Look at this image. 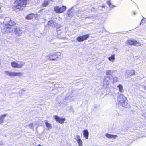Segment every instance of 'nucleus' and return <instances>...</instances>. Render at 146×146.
<instances>
[{
  "mask_svg": "<svg viewBox=\"0 0 146 146\" xmlns=\"http://www.w3.org/2000/svg\"><path fill=\"white\" fill-rule=\"evenodd\" d=\"M28 0H15V3L13 5V8L14 10L23 9V7L26 6Z\"/></svg>",
  "mask_w": 146,
  "mask_h": 146,
  "instance_id": "nucleus-1",
  "label": "nucleus"
},
{
  "mask_svg": "<svg viewBox=\"0 0 146 146\" xmlns=\"http://www.w3.org/2000/svg\"><path fill=\"white\" fill-rule=\"evenodd\" d=\"M117 100L120 105L123 107L126 108L129 107L130 105L128 103V102L126 97L123 94H121L119 95L117 97Z\"/></svg>",
  "mask_w": 146,
  "mask_h": 146,
  "instance_id": "nucleus-2",
  "label": "nucleus"
},
{
  "mask_svg": "<svg viewBox=\"0 0 146 146\" xmlns=\"http://www.w3.org/2000/svg\"><path fill=\"white\" fill-rule=\"evenodd\" d=\"M5 22V23L7 26V29L5 31L7 32H10L11 31V29L9 26H12L15 25V23L13 21L11 20L10 18L7 17L4 20Z\"/></svg>",
  "mask_w": 146,
  "mask_h": 146,
  "instance_id": "nucleus-3",
  "label": "nucleus"
},
{
  "mask_svg": "<svg viewBox=\"0 0 146 146\" xmlns=\"http://www.w3.org/2000/svg\"><path fill=\"white\" fill-rule=\"evenodd\" d=\"M61 55L60 52H58L56 54H51L49 56H47L48 58L49 59L51 60H58L59 58L58 56Z\"/></svg>",
  "mask_w": 146,
  "mask_h": 146,
  "instance_id": "nucleus-4",
  "label": "nucleus"
},
{
  "mask_svg": "<svg viewBox=\"0 0 146 146\" xmlns=\"http://www.w3.org/2000/svg\"><path fill=\"white\" fill-rule=\"evenodd\" d=\"M66 8V7L64 6L61 7L56 6L54 8V10L56 13H59L64 12Z\"/></svg>",
  "mask_w": 146,
  "mask_h": 146,
  "instance_id": "nucleus-5",
  "label": "nucleus"
},
{
  "mask_svg": "<svg viewBox=\"0 0 146 146\" xmlns=\"http://www.w3.org/2000/svg\"><path fill=\"white\" fill-rule=\"evenodd\" d=\"M126 44L127 45H135L137 46H140L139 42L134 40H127Z\"/></svg>",
  "mask_w": 146,
  "mask_h": 146,
  "instance_id": "nucleus-6",
  "label": "nucleus"
},
{
  "mask_svg": "<svg viewBox=\"0 0 146 146\" xmlns=\"http://www.w3.org/2000/svg\"><path fill=\"white\" fill-rule=\"evenodd\" d=\"M12 31L15 34L19 36L21 35L22 31L21 30L20 28L19 27L16 26L12 29Z\"/></svg>",
  "mask_w": 146,
  "mask_h": 146,
  "instance_id": "nucleus-7",
  "label": "nucleus"
},
{
  "mask_svg": "<svg viewBox=\"0 0 146 146\" xmlns=\"http://www.w3.org/2000/svg\"><path fill=\"white\" fill-rule=\"evenodd\" d=\"M89 36L88 34L85 35H84L78 37L77 38V40L78 42L83 41L86 40Z\"/></svg>",
  "mask_w": 146,
  "mask_h": 146,
  "instance_id": "nucleus-8",
  "label": "nucleus"
},
{
  "mask_svg": "<svg viewBox=\"0 0 146 146\" xmlns=\"http://www.w3.org/2000/svg\"><path fill=\"white\" fill-rule=\"evenodd\" d=\"M111 81L109 76H107L104 79L103 82L104 86L108 85Z\"/></svg>",
  "mask_w": 146,
  "mask_h": 146,
  "instance_id": "nucleus-9",
  "label": "nucleus"
},
{
  "mask_svg": "<svg viewBox=\"0 0 146 146\" xmlns=\"http://www.w3.org/2000/svg\"><path fill=\"white\" fill-rule=\"evenodd\" d=\"M54 117L56 121L59 122L61 124L63 123H64V121L65 120V118H60L57 115H55Z\"/></svg>",
  "mask_w": 146,
  "mask_h": 146,
  "instance_id": "nucleus-10",
  "label": "nucleus"
},
{
  "mask_svg": "<svg viewBox=\"0 0 146 146\" xmlns=\"http://www.w3.org/2000/svg\"><path fill=\"white\" fill-rule=\"evenodd\" d=\"M125 75L127 76H131L132 75H134L135 72L134 70H127L126 71Z\"/></svg>",
  "mask_w": 146,
  "mask_h": 146,
  "instance_id": "nucleus-11",
  "label": "nucleus"
},
{
  "mask_svg": "<svg viewBox=\"0 0 146 146\" xmlns=\"http://www.w3.org/2000/svg\"><path fill=\"white\" fill-rule=\"evenodd\" d=\"M4 73L5 74L8 75L10 77H14L15 72L11 71H5Z\"/></svg>",
  "mask_w": 146,
  "mask_h": 146,
  "instance_id": "nucleus-12",
  "label": "nucleus"
},
{
  "mask_svg": "<svg viewBox=\"0 0 146 146\" xmlns=\"http://www.w3.org/2000/svg\"><path fill=\"white\" fill-rule=\"evenodd\" d=\"M56 24V22L53 20L49 21L48 23V25L51 27H54Z\"/></svg>",
  "mask_w": 146,
  "mask_h": 146,
  "instance_id": "nucleus-13",
  "label": "nucleus"
},
{
  "mask_svg": "<svg viewBox=\"0 0 146 146\" xmlns=\"http://www.w3.org/2000/svg\"><path fill=\"white\" fill-rule=\"evenodd\" d=\"M105 136L109 138H113L114 139H116L118 137V136L117 135L110 134L108 133L106 134L105 135Z\"/></svg>",
  "mask_w": 146,
  "mask_h": 146,
  "instance_id": "nucleus-14",
  "label": "nucleus"
},
{
  "mask_svg": "<svg viewBox=\"0 0 146 146\" xmlns=\"http://www.w3.org/2000/svg\"><path fill=\"white\" fill-rule=\"evenodd\" d=\"M83 135L84 137L86 139L88 138L89 132L87 130H85L83 131Z\"/></svg>",
  "mask_w": 146,
  "mask_h": 146,
  "instance_id": "nucleus-15",
  "label": "nucleus"
},
{
  "mask_svg": "<svg viewBox=\"0 0 146 146\" xmlns=\"http://www.w3.org/2000/svg\"><path fill=\"white\" fill-rule=\"evenodd\" d=\"M67 14L69 17H72L74 14V12L72 9H69L67 12Z\"/></svg>",
  "mask_w": 146,
  "mask_h": 146,
  "instance_id": "nucleus-16",
  "label": "nucleus"
},
{
  "mask_svg": "<svg viewBox=\"0 0 146 146\" xmlns=\"http://www.w3.org/2000/svg\"><path fill=\"white\" fill-rule=\"evenodd\" d=\"M19 62L18 63V68H21L25 65V63L22 61Z\"/></svg>",
  "mask_w": 146,
  "mask_h": 146,
  "instance_id": "nucleus-17",
  "label": "nucleus"
},
{
  "mask_svg": "<svg viewBox=\"0 0 146 146\" xmlns=\"http://www.w3.org/2000/svg\"><path fill=\"white\" fill-rule=\"evenodd\" d=\"M115 71L113 70H108L106 72V74L108 76H111L112 74L114 73Z\"/></svg>",
  "mask_w": 146,
  "mask_h": 146,
  "instance_id": "nucleus-18",
  "label": "nucleus"
},
{
  "mask_svg": "<svg viewBox=\"0 0 146 146\" xmlns=\"http://www.w3.org/2000/svg\"><path fill=\"white\" fill-rule=\"evenodd\" d=\"M23 75V73L22 72H15L14 76H17L19 77H22Z\"/></svg>",
  "mask_w": 146,
  "mask_h": 146,
  "instance_id": "nucleus-19",
  "label": "nucleus"
},
{
  "mask_svg": "<svg viewBox=\"0 0 146 146\" xmlns=\"http://www.w3.org/2000/svg\"><path fill=\"white\" fill-rule=\"evenodd\" d=\"M12 66L13 68H17L18 66V63H16L15 61H13L11 63Z\"/></svg>",
  "mask_w": 146,
  "mask_h": 146,
  "instance_id": "nucleus-20",
  "label": "nucleus"
},
{
  "mask_svg": "<svg viewBox=\"0 0 146 146\" xmlns=\"http://www.w3.org/2000/svg\"><path fill=\"white\" fill-rule=\"evenodd\" d=\"M33 17V14H31L27 15L26 17V18L27 19L30 20L32 19Z\"/></svg>",
  "mask_w": 146,
  "mask_h": 146,
  "instance_id": "nucleus-21",
  "label": "nucleus"
},
{
  "mask_svg": "<svg viewBox=\"0 0 146 146\" xmlns=\"http://www.w3.org/2000/svg\"><path fill=\"white\" fill-rule=\"evenodd\" d=\"M117 87L119 88L120 92V93H122L123 90L122 86L121 85L119 84L117 86Z\"/></svg>",
  "mask_w": 146,
  "mask_h": 146,
  "instance_id": "nucleus-22",
  "label": "nucleus"
},
{
  "mask_svg": "<svg viewBox=\"0 0 146 146\" xmlns=\"http://www.w3.org/2000/svg\"><path fill=\"white\" fill-rule=\"evenodd\" d=\"M45 124L47 127L48 128V130H49L50 129L52 128V127L50 124L48 123L47 122H46Z\"/></svg>",
  "mask_w": 146,
  "mask_h": 146,
  "instance_id": "nucleus-23",
  "label": "nucleus"
},
{
  "mask_svg": "<svg viewBox=\"0 0 146 146\" xmlns=\"http://www.w3.org/2000/svg\"><path fill=\"white\" fill-rule=\"evenodd\" d=\"M108 59L110 61L113 62L115 59L114 55H112L111 57H108Z\"/></svg>",
  "mask_w": 146,
  "mask_h": 146,
  "instance_id": "nucleus-24",
  "label": "nucleus"
},
{
  "mask_svg": "<svg viewBox=\"0 0 146 146\" xmlns=\"http://www.w3.org/2000/svg\"><path fill=\"white\" fill-rule=\"evenodd\" d=\"M49 4L48 1H44L42 4V5L43 7H46L48 6Z\"/></svg>",
  "mask_w": 146,
  "mask_h": 146,
  "instance_id": "nucleus-25",
  "label": "nucleus"
},
{
  "mask_svg": "<svg viewBox=\"0 0 146 146\" xmlns=\"http://www.w3.org/2000/svg\"><path fill=\"white\" fill-rule=\"evenodd\" d=\"M74 139L77 140V141H79V140H81L80 136L78 135H76L74 136Z\"/></svg>",
  "mask_w": 146,
  "mask_h": 146,
  "instance_id": "nucleus-26",
  "label": "nucleus"
},
{
  "mask_svg": "<svg viewBox=\"0 0 146 146\" xmlns=\"http://www.w3.org/2000/svg\"><path fill=\"white\" fill-rule=\"evenodd\" d=\"M107 3L110 6V7L111 8H113L115 6L113 5H112L111 2H110V1H108L107 2Z\"/></svg>",
  "mask_w": 146,
  "mask_h": 146,
  "instance_id": "nucleus-27",
  "label": "nucleus"
},
{
  "mask_svg": "<svg viewBox=\"0 0 146 146\" xmlns=\"http://www.w3.org/2000/svg\"><path fill=\"white\" fill-rule=\"evenodd\" d=\"M25 92V90L22 89L21 90L19 91V94L20 96H21L22 94H24V92Z\"/></svg>",
  "mask_w": 146,
  "mask_h": 146,
  "instance_id": "nucleus-28",
  "label": "nucleus"
},
{
  "mask_svg": "<svg viewBox=\"0 0 146 146\" xmlns=\"http://www.w3.org/2000/svg\"><path fill=\"white\" fill-rule=\"evenodd\" d=\"M77 142L78 143L79 146H83V143L81 140H79V141H78Z\"/></svg>",
  "mask_w": 146,
  "mask_h": 146,
  "instance_id": "nucleus-29",
  "label": "nucleus"
},
{
  "mask_svg": "<svg viewBox=\"0 0 146 146\" xmlns=\"http://www.w3.org/2000/svg\"><path fill=\"white\" fill-rule=\"evenodd\" d=\"M113 81L114 82H116L118 81V78L117 77H114L113 78Z\"/></svg>",
  "mask_w": 146,
  "mask_h": 146,
  "instance_id": "nucleus-30",
  "label": "nucleus"
},
{
  "mask_svg": "<svg viewBox=\"0 0 146 146\" xmlns=\"http://www.w3.org/2000/svg\"><path fill=\"white\" fill-rule=\"evenodd\" d=\"M61 31V29H59L58 28L57 29V34L59 35H60L61 32H60Z\"/></svg>",
  "mask_w": 146,
  "mask_h": 146,
  "instance_id": "nucleus-31",
  "label": "nucleus"
},
{
  "mask_svg": "<svg viewBox=\"0 0 146 146\" xmlns=\"http://www.w3.org/2000/svg\"><path fill=\"white\" fill-rule=\"evenodd\" d=\"M71 112L74 113V110L73 108V107L72 106H71L70 107V108L69 110Z\"/></svg>",
  "mask_w": 146,
  "mask_h": 146,
  "instance_id": "nucleus-32",
  "label": "nucleus"
},
{
  "mask_svg": "<svg viewBox=\"0 0 146 146\" xmlns=\"http://www.w3.org/2000/svg\"><path fill=\"white\" fill-rule=\"evenodd\" d=\"M7 115V114H4L1 116H0V117H1L2 119H3V118L5 117Z\"/></svg>",
  "mask_w": 146,
  "mask_h": 146,
  "instance_id": "nucleus-33",
  "label": "nucleus"
},
{
  "mask_svg": "<svg viewBox=\"0 0 146 146\" xmlns=\"http://www.w3.org/2000/svg\"><path fill=\"white\" fill-rule=\"evenodd\" d=\"M4 121V119H2L1 117H0V124L3 123Z\"/></svg>",
  "mask_w": 146,
  "mask_h": 146,
  "instance_id": "nucleus-34",
  "label": "nucleus"
},
{
  "mask_svg": "<svg viewBox=\"0 0 146 146\" xmlns=\"http://www.w3.org/2000/svg\"><path fill=\"white\" fill-rule=\"evenodd\" d=\"M28 126L30 128H32L33 127V124L32 123H31L30 124H29Z\"/></svg>",
  "mask_w": 146,
  "mask_h": 146,
  "instance_id": "nucleus-35",
  "label": "nucleus"
},
{
  "mask_svg": "<svg viewBox=\"0 0 146 146\" xmlns=\"http://www.w3.org/2000/svg\"><path fill=\"white\" fill-rule=\"evenodd\" d=\"M36 146H42L41 145H40V144H39V145H36Z\"/></svg>",
  "mask_w": 146,
  "mask_h": 146,
  "instance_id": "nucleus-36",
  "label": "nucleus"
},
{
  "mask_svg": "<svg viewBox=\"0 0 146 146\" xmlns=\"http://www.w3.org/2000/svg\"><path fill=\"white\" fill-rule=\"evenodd\" d=\"M144 89L145 90H146V87L145 86H144Z\"/></svg>",
  "mask_w": 146,
  "mask_h": 146,
  "instance_id": "nucleus-37",
  "label": "nucleus"
},
{
  "mask_svg": "<svg viewBox=\"0 0 146 146\" xmlns=\"http://www.w3.org/2000/svg\"><path fill=\"white\" fill-rule=\"evenodd\" d=\"M104 7H105V6H102V8H104Z\"/></svg>",
  "mask_w": 146,
  "mask_h": 146,
  "instance_id": "nucleus-38",
  "label": "nucleus"
},
{
  "mask_svg": "<svg viewBox=\"0 0 146 146\" xmlns=\"http://www.w3.org/2000/svg\"><path fill=\"white\" fill-rule=\"evenodd\" d=\"M80 11H78V13H80Z\"/></svg>",
  "mask_w": 146,
  "mask_h": 146,
  "instance_id": "nucleus-39",
  "label": "nucleus"
},
{
  "mask_svg": "<svg viewBox=\"0 0 146 146\" xmlns=\"http://www.w3.org/2000/svg\"><path fill=\"white\" fill-rule=\"evenodd\" d=\"M60 39H63V38H60Z\"/></svg>",
  "mask_w": 146,
  "mask_h": 146,
  "instance_id": "nucleus-40",
  "label": "nucleus"
},
{
  "mask_svg": "<svg viewBox=\"0 0 146 146\" xmlns=\"http://www.w3.org/2000/svg\"><path fill=\"white\" fill-rule=\"evenodd\" d=\"M99 9L100 10H102V9Z\"/></svg>",
  "mask_w": 146,
  "mask_h": 146,
  "instance_id": "nucleus-41",
  "label": "nucleus"
},
{
  "mask_svg": "<svg viewBox=\"0 0 146 146\" xmlns=\"http://www.w3.org/2000/svg\"><path fill=\"white\" fill-rule=\"evenodd\" d=\"M142 21H143V20L141 21V23L142 22Z\"/></svg>",
  "mask_w": 146,
  "mask_h": 146,
  "instance_id": "nucleus-42",
  "label": "nucleus"
}]
</instances>
